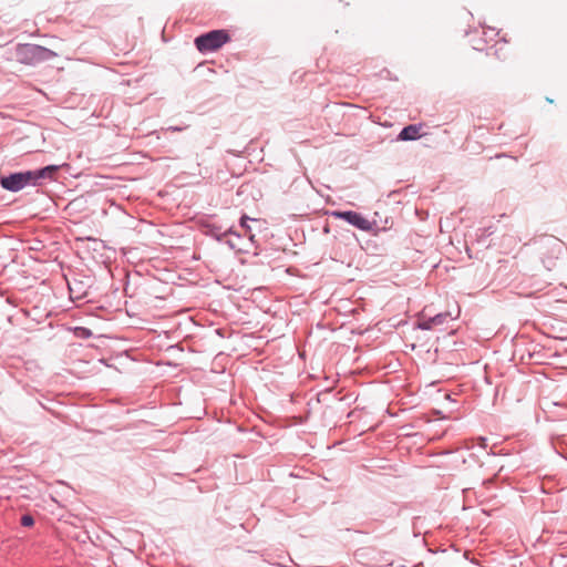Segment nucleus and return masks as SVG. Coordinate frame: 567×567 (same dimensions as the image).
Masks as SVG:
<instances>
[{
  "label": "nucleus",
  "mask_w": 567,
  "mask_h": 567,
  "mask_svg": "<svg viewBox=\"0 0 567 567\" xmlns=\"http://www.w3.org/2000/svg\"><path fill=\"white\" fill-rule=\"evenodd\" d=\"M19 61L25 64H35L56 56V53L37 44H23L18 49Z\"/></svg>",
  "instance_id": "1"
},
{
  "label": "nucleus",
  "mask_w": 567,
  "mask_h": 567,
  "mask_svg": "<svg viewBox=\"0 0 567 567\" xmlns=\"http://www.w3.org/2000/svg\"><path fill=\"white\" fill-rule=\"evenodd\" d=\"M229 41L225 30H214L195 39V45L200 52L216 51Z\"/></svg>",
  "instance_id": "2"
},
{
  "label": "nucleus",
  "mask_w": 567,
  "mask_h": 567,
  "mask_svg": "<svg viewBox=\"0 0 567 567\" xmlns=\"http://www.w3.org/2000/svg\"><path fill=\"white\" fill-rule=\"evenodd\" d=\"M0 183L4 189L11 190V192H19L22 188H24L27 185H33V175H32L31 171L16 173V174H11L9 176L2 177Z\"/></svg>",
  "instance_id": "3"
},
{
  "label": "nucleus",
  "mask_w": 567,
  "mask_h": 567,
  "mask_svg": "<svg viewBox=\"0 0 567 567\" xmlns=\"http://www.w3.org/2000/svg\"><path fill=\"white\" fill-rule=\"evenodd\" d=\"M332 215L364 231H371L373 228V224L357 212H333Z\"/></svg>",
  "instance_id": "4"
},
{
  "label": "nucleus",
  "mask_w": 567,
  "mask_h": 567,
  "mask_svg": "<svg viewBox=\"0 0 567 567\" xmlns=\"http://www.w3.org/2000/svg\"><path fill=\"white\" fill-rule=\"evenodd\" d=\"M422 125H408L399 134L401 141H414L422 136Z\"/></svg>",
  "instance_id": "5"
},
{
  "label": "nucleus",
  "mask_w": 567,
  "mask_h": 567,
  "mask_svg": "<svg viewBox=\"0 0 567 567\" xmlns=\"http://www.w3.org/2000/svg\"><path fill=\"white\" fill-rule=\"evenodd\" d=\"M59 167L60 166H58V165H49L39 171H34V172L31 171V173L33 175V185H35L40 178H52L54 173L58 172Z\"/></svg>",
  "instance_id": "6"
},
{
  "label": "nucleus",
  "mask_w": 567,
  "mask_h": 567,
  "mask_svg": "<svg viewBox=\"0 0 567 567\" xmlns=\"http://www.w3.org/2000/svg\"><path fill=\"white\" fill-rule=\"evenodd\" d=\"M460 316V308L456 307L455 312H446V313H439L435 317L430 319L431 324H441L443 323L444 319L446 317H450L451 319H456Z\"/></svg>",
  "instance_id": "7"
},
{
  "label": "nucleus",
  "mask_w": 567,
  "mask_h": 567,
  "mask_svg": "<svg viewBox=\"0 0 567 567\" xmlns=\"http://www.w3.org/2000/svg\"><path fill=\"white\" fill-rule=\"evenodd\" d=\"M21 524L24 527H32L34 525V519L31 515H23L21 517Z\"/></svg>",
  "instance_id": "8"
},
{
  "label": "nucleus",
  "mask_w": 567,
  "mask_h": 567,
  "mask_svg": "<svg viewBox=\"0 0 567 567\" xmlns=\"http://www.w3.org/2000/svg\"><path fill=\"white\" fill-rule=\"evenodd\" d=\"M247 220H249V217L247 216H243L241 217V220H240V225L241 227L246 228L247 230H249V227L247 226Z\"/></svg>",
  "instance_id": "9"
},
{
  "label": "nucleus",
  "mask_w": 567,
  "mask_h": 567,
  "mask_svg": "<svg viewBox=\"0 0 567 567\" xmlns=\"http://www.w3.org/2000/svg\"><path fill=\"white\" fill-rule=\"evenodd\" d=\"M478 442H480V445H481L482 447H485V446H486V443H485V442H486V440H485L484 437H480V439H478Z\"/></svg>",
  "instance_id": "10"
}]
</instances>
